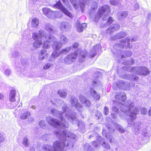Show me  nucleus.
<instances>
[{
    "label": "nucleus",
    "mask_w": 151,
    "mask_h": 151,
    "mask_svg": "<svg viewBox=\"0 0 151 151\" xmlns=\"http://www.w3.org/2000/svg\"><path fill=\"white\" fill-rule=\"evenodd\" d=\"M54 8H57L60 10L63 13L70 17H72L73 16L70 13L67 9L64 6L60 1L56 3L53 6Z\"/></svg>",
    "instance_id": "f257e3e1"
},
{
    "label": "nucleus",
    "mask_w": 151,
    "mask_h": 151,
    "mask_svg": "<svg viewBox=\"0 0 151 151\" xmlns=\"http://www.w3.org/2000/svg\"><path fill=\"white\" fill-rule=\"evenodd\" d=\"M48 123L51 126L55 127L58 126H61V128L64 129L66 127L63 123L60 122L56 119L52 118L48 121Z\"/></svg>",
    "instance_id": "f03ea898"
},
{
    "label": "nucleus",
    "mask_w": 151,
    "mask_h": 151,
    "mask_svg": "<svg viewBox=\"0 0 151 151\" xmlns=\"http://www.w3.org/2000/svg\"><path fill=\"white\" fill-rule=\"evenodd\" d=\"M110 12L109 6L107 5H104L101 6L99 9L97 15L99 17H101L106 12L109 13Z\"/></svg>",
    "instance_id": "7ed1b4c3"
},
{
    "label": "nucleus",
    "mask_w": 151,
    "mask_h": 151,
    "mask_svg": "<svg viewBox=\"0 0 151 151\" xmlns=\"http://www.w3.org/2000/svg\"><path fill=\"white\" fill-rule=\"evenodd\" d=\"M115 98L117 100L124 102L126 99V95H122L121 93H117L115 95Z\"/></svg>",
    "instance_id": "20e7f679"
},
{
    "label": "nucleus",
    "mask_w": 151,
    "mask_h": 151,
    "mask_svg": "<svg viewBox=\"0 0 151 151\" xmlns=\"http://www.w3.org/2000/svg\"><path fill=\"white\" fill-rule=\"evenodd\" d=\"M42 10L43 13L49 18L52 16L54 12L53 11L48 8H44Z\"/></svg>",
    "instance_id": "39448f33"
},
{
    "label": "nucleus",
    "mask_w": 151,
    "mask_h": 151,
    "mask_svg": "<svg viewBox=\"0 0 151 151\" xmlns=\"http://www.w3.org/2000/svg\"><path fill=\"white\" fill-rule=\"evenodd\" d=\"M129 111L132 110L130 112L132 114L136 115L138 112V110L137 107L134 106V105L132 103L130 104L128 106Z\"/></svg>",
    "instance_id": "423d86ee"
},
{
    "label": "nucleus",
    "mask_w": 151,
    "mask_h": 151,
    "mask_svg": "<svg viewBox=\"0 0 151 151\" xmlns=\"http://www.w3.org/2000/svg\"><path fill=\"white\" fill-rule=\"evenodd\" d=\"M149 71L146 67L141 68L139 72L137 74L140 75L146 76L149 73Z\"/></svg>",
    "instance_id": "0eeeda50"
},
{
    "label": "nucleus",
    "mask_w": 151,
    "mask_h": 151,
    "mask_svg": "<svg viewBox=\"0 0 151 151\" xmlns=\"http://www.w3.org/2000/svg\"><path fill=\"white\" fill-rule=\"evenodd\" d=\"M16 91L14 90H12L10 92L9 96V100L11 102H14L15 101V96Z\"/></svg>",
    "instance_id": "6e6552de"
},
{
    "label": "nucleus",
    "mask_w": 151,
    "mask_h": 151,
    "mask_svg": "<svg viewBox=\"0 0 151 151\" xmlns=\"http://www.w3.org/2000/svg\"><path fill=\"white\" fill-rule=\"evenodd\" d=\"M78 56V53L76 52H74L68 55L67 56L68 60H71L77 59Z\"/></svg>",
    "instance_id": "1a4fd4ad"
},
{
    "label": "nucleus",
    "mask_w": 151,
    "mask_h": 151,
    "mask_svg": "<svg viewBox=\"0 0 151 151\" xmlns=\"http://www.w3.org/2000/svg\"><path fill=\"white\" fill-rule=\"evenodd\" d=\"M31 115L30 112L29 111H26L22 113L20 116V118L21 120H24L28 118Z\"/></svg>",
    "instance_id": "9d476101"
},
{
    "label": "nucleus",
    "mask_w": 151,
    "mask_h": 151,
    "mask_svg": "<svg viewBox=\"0 0 151 151\" xmlns=\"http://www.w3.org/2000/svg\"><path fill=\"white\" fill-rule=\"evenodd\" d=\"M86 26L87 24L86 23H83L82 24H79L78 26L77 30L79 32H81Z\"/></svg>",
    "instance_id": "9b49d317"
},
{
    "label": "nucleus",
    "mask_w": 151,
    "mask_h": 151,
    "mask_svg": "<svg viewBox=\"0 0 151 151\" xmlns=\"http://www.w3.org/2000/svg\"><path fill=\"white\" fill-rule=\"evenodd\" d=\"M47 51L45 50H40L39 54V58L41 60H43L45 58V56L47 55Z\"/></svg>",
    "instance_id": "f8f14e48"
},
{
    "label": "nucleus",
    "mask_w": 151,
    "mask_h": 151,
    "mask_svg": "<svg viewBox=\"0 0 151 151\" xmlns=\"http://www.w3.org/2000/svg\"><path fill=\"white\" fill-rule=\"evenodd\" d=\"M50 42V41H45L44 42L42 47L44 49H48L50 47L49 43Z\"/></svg>",
    "instance_id": "ddd939ff"
},
{
    "label": "nucleus",
    "mask_w": 151,
    "mask_h": 151,
    "mask_svg": "<svg viewBox=\"0 0 151 151\" xmlns=\"http://www.w3.org/2000/svg\"><path fill=\"white\" fill-rule=\"evenodd\" d=\"M42 42L41 41H37L33 43V46L35 48H38L40 47L42 45Z\"/></svg>",
    "instance_id": "4468645a"
},
{
    "label": "nucleus",
    "mask_w": 151,
    "mask_h": 151,
    "mask_svg": "<svg viewBox=\"0 0 151 151\" xmlns=\"http://www.w3.org/2000/svg\"><path fill=\"white\" fill-rule=\"evenodd\" d=\"M39 24L38 20L36 18L33 19L32 20V24L35 27L38 26Z\"/></svg>",
    "instance_id": "2eb2a0df"
},
{
    "label": "nucleus",
    "mask_w": 151,
    "mask_h": 151,
    "mask_svg": "<svg viewBox=\"0 0 151 151\" xmlns=\"http://www.w3.org/2000/svg\"><path fill=\"white\" fill-rule=\"evenodd\" d=\"M55 48L56 50H58L62 46V43L59 42H56L55 44Z\"/></svg>",
    "instance_id": "dca6fc26"
},
{
    "label": "nucleus",
    "mask_w": 151,
    "mask_h": 151,
    "mask_svg": "<svg viewBox=\"0 0 151 151\" xmlns=\"http://www.w3.org/2000/svg\"><path fill=\"white\" fill-rule=\"evenodd\" d=\"M70 2L72 4L73 7L75 8H77V3L78 2V0H70Z\"/></svg>",
    "instance_id": "f3484780"
},
{
    "label": "nucleus",
    "mask_w": 151,
    "mask_h": 151,
    "mask_svg": "<svg viewBox=\"0 0 151 151\" xmlns=\"http://www.w3.org/2000/svg\"><path fill=\"white\" fill-rule=\"evenodd\" d=\"M78 101V99L76 98L71 99L70 101V102L71 104L74 106L75 105Z\"/></svg>",
    "instance_id": "a211bd4d"
},
{
    "label": "nucleus",
    "mask_w": 151,
    "mask_h": 151,
    "mask_svg": "<svg viewBox=\"0 0 151 151\" xmlns=\"http://www.w3.org/2000/svg\"><path fill=\"white\" fill-rule=\"evenodd\" d=\"M52 65L50 63H46L43 65V68L45 70L49 69L51 67Z\"/></svg>",
    "instance_id": "6ab92c4d"
},
{
    "label": "nucleus",
    "mask_w": 151,
    "mask_h": 151,
    "mask_svg": "<svg viewBox=\"0 0 151 151\" xmlns=\"http://www.w3.org/2000/svg\"><path fill=\"white\" fill-rule=\"evenodd\" d=\"M141 112L142 114L145 115L147 114V109L146 108H142L141 109Z\"/></svg>",
    "instance_id": "aec40b11"
},
{
    "label": "nucleus",
    "mask_w": 151,
    "mask_h": 151,
    "mask_svg": "<svg viewBox=\"0 0 151 151\" xmlns=\"http://www.w3.org/2000/svg\"><path fill=\"white\" fill-rule=\"evenodd\" d=\"M113 21L114 20L111 17H110L108 19L107 23L109 24H110L113 23Z\"/></svg>",
    "instance_id": "412c9836"
},
{
    "label": "nucleus",
    "mask_w": 151,
    "mask_h": 151,
    "mask_svg": "<svg viewBox=\"0 0 151 151\" xmlns=\"http://www.w3.org/2000/svg\"><path fill=\"white\" fill-rule=\"evenodd\" d=\"M74 106L77 109L82 107V105L80 103H78V102H77Z\"/></svg>",
    "instance_id": "4be33fe9"
},
{
    "label": "nucleus",
    "mask_w": 151,
    "mask_h": 151,
    "mask_svg": "<svg viewBox=\"0 0 151 151\" xmlns=\"http://www.w3.org/2000/svg\"><path fill=\"white\" fill-rule=\"evenodd\" d=\"M59 95L61 97L65 98L67 95V94L65 92H61L60 93Z\"/></svg>",
    "instance_id": "5701e85b"
},
{
    "label": "nucleus",
    "mask_w": 151,
    "mask_h": 151,
    "mask_svg": "<svg viewBox=\"0 0 151 151\" xmlns=\"http://www.w3.org/2000/svg\"><path fill=\"white\" fill-rule=\"evenodd\" d=\"M53 146L55 147L58 148L60 147V143L58 141L55 142L53 144Z\"/></svg>",
    "instance_id": "b1692460"
},
{
    "label": "nucleus",
    "mask_w": 151,
    "mask_h": 151,
    "mask_svg": "<svg viewBox=\"0 0 151 151\" xmlns=\"http://www.w3.org/2000/svg\"><path fill=\"white\" fill-rule=\"evenodd\" d=\"M79 46V44L78 43L76 42L74 43L72 45V47L73 48H77Z\"/></svg>",
    "instance_id": "393cba45"
},
{
    "label": "nucleus",
    "mask_w": 151,
    "mask_h": 151,
    "mask_svg": "<svg viewBox=\"0 0 151 151\" xmlns=\"http://www.w3.org/2000/svg\"><path fill=\"white\" fill-rule=\"evenodd\" d=\"M52 56L53 58H56L58 56L56 52H53L52 54Z\"/></svg>",
    "instance_id": "a878e982"
},
{
    "label": "nucleus",
    "mask_w": 151,
    "mask_h": 151,
    "mask_svg": "<svg viewBox=\"0 0 151 151\" xmlns=\"http://www.w3.org/2000/svg\"><path fill=\"white\" fill-rule=\"evenodd\" d=\"M23 144L25 146L28 145V140L27 139H24L23 141Z\"/></svg>",
    "instance_id": "bb28decb"
},
{
    "label": "nucleus",
    "mask_w": 151,
    "mask_h": 151,
    "mask_svg": "<svg viewBox=\"0 0 151 151\" xmlns=\"http://www.w3.org/2000/svg\"><path fill=\"white\" fill-rule=\"evenodd\" d=\"M104 110L105 111V115H107L109 111L108 108L106 107H105L104 108Z\"/></svg>",
    "instance_id": "cd10ccee"
},
{
    "label": "nucleus",
    "mask_w": 151,
    "mask_h": 151,
    "mask_svg": "<svg viewBox=\"0 0 151 151\" xmlns=\"http://www.w3.org/2000/svg\"><path fill=\"white\" fill-rule=\"evenodd\" d=\"M86 53H84L81 56V58L82 59H85L86 56Z\"/></svg>",
    "instance_id": "c85d7f7f"
},
{
    "label": "nucleus",
    "mask_w": 151,
    "mask_h": 151,
    "mask_svg": "<svg viewBox=\"0 0 151 151\" xmlns=\"http://www.w3.org/2000/svg\"><path fill=\"white\" fill-rule=\"evenodd\" d=\"M96 55V53H94L92 55H90L89 57L90 58H93Z\"/></svg>",
    "instance_id": "c756f323"
},
{
    "label": "nucleus",
    "mask_w": 151,
    "mask_h": 151,
    "mask_svg": "<svg viewBox=\"0 0 151 151\" xmlns=\"http://www.w3.org/2000/svg\"><path fill=\"white\" fill-rule=\"evenodd\" d=\"M95 98L96 100H99L100 99V96L99 95L97 94Z\"/></svg>",
    "instance_id": "7c9ffc66"
},
{
    "label": "nucleus",
    "mask_w": 151,
    "mask_h": 151,
    "mask_svg": "<svg viewBox=\"0 0 151 151\" xmlns=\"http://www.w3.org/2000/svg\"><path fill=\"white\" fill-rule=\"evenodd\" d=\"M98 8V4L97 3H96V6L94 7H92V9L93 10H94L95 9H97Z\"/></svg>",
    "instance_id": "2f4dec72"
},
{
    "label": "nucleus",
    "mask_w": 151,
    "mask_h": 151,
    "mask_svg": "<svg viewBox=\"0 0 151 151\" xmlns=\"http://www.w3.org/2000/svg\"><path fill=\"white\" fill-rule=\"evenodd\" d=\"M148 114L150 116H151V106L150 107V109L148 111Z\"/></svg>",
    "instance_id": "473e14b6"
},
{
    "label": "nucleus",
    "mask_w": 151,
    "mask_h": 151,
    "mask_svg": "<svg viewBox=\"0 0 151 151\" xmlns=\"http://www.w3.org/2000/svg\"><path fill=\"white\" fill-rule=\"evenodd\" d=\"M48 39H49V40H47L48 41H50V42L52 41V38L51 37L49 36L48 37Z\"/></svg>",
    "instance_id": "72a5a7b5"
},
{
    "label": "nucleus",
    "mask_w": 151,
    "mask_h": 151,
    "mask_svg": "<svg viewBox=\"0 0 151 151\" xmlns=\"http://www.w3.org/2000/svg\"><path fill=\"white\" fill-rule=\"evenodd\" d=\"M4 96L1 93H0V99H3Z\"/></svg>",
    "instance_id": "f704fd0d"
},
{
    "label": "nucleus",
    "mask_w": 151,
    "mask_h": 151,
    "mask_svg": "<svg viewBox=\"0 0 151 151\" xmlns=\"http://www.w3.org/2000/svg\"><path fill=\"white\" fill-rule=\"evenodd\" d=\"M119 130H120V132L122 133H123L125 132V130L124 129L121 130V129H119Z\"/></svg>",
    "instance_id": "c9c22d12"
},
{
    "label": "nucleus",
    "mask_w": 151,
    "mask_h": 151,
    "mask_svg": "<svg viewBox=\"0 0 151 151\" xmlns=\"http://www.w3.org/2000/svg\"><path fill=\"white\" fill-rule=\"evenodd\" d=\"M2 135L1 134H0V142H1L2 141Z\"/></svg>",
    "instance_id": "e433bc0d"
},
{
    "label": "nucleus",
    "mask_w": 151,
    "mask_h": 151,
    "mask_svg": "<svg viewBox=\"0 0 151 151\" xmlns=\"http://www.w3.org/2000/svg\"><path fill=\"white\" fill-rule=\"evenodd\" d=\"M49 30L50 31H53V29L52 28H49Z\"/></svg>",
    "instance_id": "4c0bfd02"
},
{
    "label": "nucleus",
    "mask_w": 151,
    "mask_h": 151,
    "mask_svg": "<svg viewBox=\"0 0 151 151\" xmlns=\"http://www.w3.org/2000/svg\"><path fill=\"white\" fill-rule=\"evenodd\" d=\"M106 149H110V145L109 144H108V146H107V147H106Z\"/></svg>",
    "instance_id": "58836bf2"
},
{
    "label": "nucleus",
    "mask_w": 151,
    "mask_h": 151,
    "mask_svg": "<svg viewBox=\"0 0 151 151\" xmlns=\"http://www.w3.org/2000/svg\"><path fill=\"white\" fill-rule=\"evenodd\" d=\"M93 93H94V94H96V92L95 90H93Z\"/></svg>",
    "instance_id": "ea45409f"
},
{
    "label": "nucleus",
    "mask_w": 151,
    "mask_h": 151,
    "mask_svg": "<svg viewBox=\"0 0 151 151\" xmlns=\"http://www.w3.org/2000/svg\"><path fill=\"white\" fill-rule=\"evenodd\" d=\"M96 143V141H93L92 142V144L93 145L94 144V143Z\"/></svg>",
    "instance_id": "a19ab883"
},
{
    "label": "nucleus",
    "mask_w": 151,
    "mask_h": 151,
    "mask_svg": "<svg viewBox=\"0 0 151 151\" xmlns=\"http://www.w3.org/2000/svg\"><path fill=\"white\" fill-rule=\"evenodd\" d=\"M67 51V50L66 49H64L63 50V52H66Z\"/></svg>",
    "instance_id": "79ce46f5"
},
{
    "label": "nucleus",
    "mask_w": 151,
    "mask_h": 151,
    "mask_svg": "<svg viewBox=\"0 0 151 151\" xmlns=\"http://www.w3.org/2000/svg\"><path fill=\"white\" fill-rule=\"evenodd\" d=\"M63 3H65L66 0H62Z\"/></svg>",
    "instance_id": "37998d69"
},
{
    "label": "nucleus",
    "mask_w": 151,
    "mask_h": 151,
    "mask_svg": "<svg viewBox=\"0 0 151 151\" xmlns=\"http://www.w3.org/2000/svg\"><path fill=\"white\" fill-rule=\"evenodd\" d=\"M80 4H82L83 6H84L85 5V4H84L83 3H80Z\"/></svg>",
    "instance_id": "c03bdc74"
},
{
    "label": "nucleus",
    "mask_w": 151,
    "mask_h": 151,
    "mask_svg": "<svg viewBox=\"0 0 151 151\" xmlns=\"http://www.w3.org/2000/svg\"><path fill=\"white\" fill-rule=\"evenodd\" d=\"M103 144H106V142H103Z\"/></svg>",
    "instance_id": "a18cd8bd"
},
{
    "label": "nucleus",
    "mask_w": 151,
    "mask_h": 151,
    "mask_svg": "<svg viewBox=\"0 0 151 151\" xmlns=\"http://www.w3.org/2000/svg\"><path fill=\"white\" fill-rule=\"evenodd\" d=\"M93 90V89H92H92H91V92H92V91Z\"/></svg>",
    "instance_id": "49530a36"
},
{
    "label": "nucleus",
    "mask_w": 151,
    "mask_h": 151,
    "mask_svg": "<svg viewBox=\"0 0 151 151\" xmlns=\"http://www.w3.org/2000/svg\"><path fill=\"white\" fill-rule=\"evenodd\" d=\"M123 13H124V14H126V13L125 12H123Z\"/></svg>",
    "instance_id": "de8ad7c7"
},
{
    "label": "nucleus",
    "mask_w": 151,
    "mask_h": 151,
    "mask_svg": "<svg viewBox=\"0 0 151 151\" xmlns=\"http://www.w3.org/2000/svg\"><path fill=\"white\" fill-rule=\"evenodd\" d=\"M65 28H66V26H65Z\"/></svg>",
    "instance_id": "09e8293b"
}]
</instances>
